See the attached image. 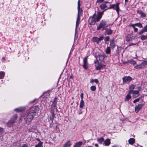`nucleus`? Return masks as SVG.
I'll return each mask as SVG.
<instances>
[{
  "label": "nucleus",
  "instance_id": "nucleus-44",
  "mask_svg": "<svg viewBox=\"0 0 147 147\" xmlns=\"http://www.w3.org/2000/svg\"><path fill=\"white\" fill-rule=\"evenodd\" d=\"M80 97L81 98V100H83V93H81L80 94Z\"/></svg>",
  "mask_w": 147,
  "mask_h": 147
},
{
  "label": "nucleus",
  "instance_id": "nucleus-33",
  "mask_svg": "<svg viewBox=\"0 0 147 147\" xmlns=\"http://www.w3.org/2000/svg\"><path fill=\"white\" fill-rule=\"evenodd\" d=\"M128 62L130 63L133 64V65H135L136 63V62L134 61L133 60H130L128 61Z\"/></svg>",
  "mask_w": 147,
  "mask_h": 147
},
{
  "label": "nucleus",
  "instance_id": "nucleus-9",
  "mask_svg": "<svg viewBox=\"0 0 147 147\" xmlns=\"http://www.w3.org/2000/svg\"><path fill=\"white\" fill-rule=\"evenodd\" d=\"M143 106V104H140L136 106L135 107V112L136 113L138 112L142 109Z\"/></svg>",
  "mask_w": 147,
  "mask_h": 147
},
{
  "label": "nucleus",
  "instance_id": "nucleus-20",
  "mask_svg": "<svg viewBox=\"0 0 147 147\" xmlns=\"http://www.w3.org/2000/svg\"><path fill=\"white\" fill-rule=\"evenodd\" d=\"M110 141L109 139H107L104 142V144L105 146H108L110 144Z\"/></svg>",
  "mask_w": 147,
  "mask_h": 147
},
{
  "label": "nucleus",
  "instance_id": "nucleus-36",
  "mask_svg": "<svg viewBox=\"0 0 147 147\" xmlns=\"http://www.w3.org/2000/svg\"><path fill=\"white\" fill-rule=\"evenodd\" d=\"M134 88L135 86L133 84H131L129 87V89L130 90L132 91V90Z\"/></svg>",
  "mask_w": 147,
  "mask_h": 147
},
{
  "label": "nucleus",
  "instance_id": "nucleus-5",
  "mask_svg": "<svg viewBox=\"0 0 147 147\" xmlns=\"http://www.w3.org/2000/svg\"><path fill=\"white\" fill-rule=\"evenodd\" d=\"M35 115L33 114L28 113L26 120V123H29L32 121Z\"/></svg>",
  "mask_w": 147,
  "mask_h": 147
},
{
  "label": "nucleus",
  "instance_id": "nucleus-6",
  "mask_svg": "<svg viewBox=\"0 0 147 147\" xmlns=\"http://www.w3.org/2000/svg\"><path fill=\"white\" fill-rule=\"evenodd\" d=\"M107 22L105 20H102L100 24L97 26V29L99 30L100 28H103L102 30H105L104 27L106 25Z\"/></svg>",
  "mask_w": 147,
  "mask_h": 147
},
{
  "label": "nucleus",
  "instance_id": "nucleus-19",
  "mask_svg": "<svg viewBox=\"0 0 147 147\" xmlns=\"http://www.w3.org/2000/svg\"><path fill=\"white\" fill-rule=\"evenodd\" d=\"M135 142V140L133 138H130L128 140V142L129 144L133 145Z\"/></svg>",
  "mask_w": 147,
  "mask_h": 147
},
{
  "label": "nucleus",
  "instance_id": "nucleus-3",
  "mask_svg": "<svg viewBox=\"0 0 147 147\" xmlns=\"http://www.w3.org/2000/svg\"><path fill=\"white\" fill-rule=\"evenodd\" d=\"M147 65V61H144L140 64H137L134 66V68L136 69H140L144 68Z\"/></svg>",
  "mask_w": 147,
  "mask_h": 147
},
{
  "label": "nucleus",
  "instance_id": "nucleus-34",
  "mask_svg": "<svg viewBox=\"0 0 147 147\" xmlns=\"http://www.w3.org/2000/svg\"><path fill=\"white\" fill-rule=\"evenodd\" d=\"M136 26H137L140 28H142V24L140 23H137L135 24Z\"/></svg>",
  "mask_w": 147,
  "mask_h": 147
},
{
  "label": "nucleus",
  "instance_id": "nucleus-30",
  "mask_svg": "<svg viewBox=\"0 0 147 147\" xmlns=\"http://www.w3.org/2000/svg\"><path fill=\"white\" fill-rule=\"evenodd\" d=\"M42 142H39L37 144L35 145V147H41L42 146Z\"/></svg>",
  "mask_w": 147,
  "mask_h": 147
},
{
  "label": "nucleus",
  "instance_id": "nucleus-42",
  "mask_svg": "<svg viewBox=\"0 0 147 147\" xmlns=\"http://www.w3.org/2000/svg\"><path fill=\"white\" fill-rule=\"evenodd\" d=\"M144 32H145V31L144 30V29H143L139 33V34H141Z\"/></svg>",
  "mask_w": 147,
  "mask_h": 147
},
{
  "label": "nucleus",
  "instance_id": "nucleus-25",
  "mask_svg": "<svg viewBox=\"0 0 147 147\" xmlns=\"http://www.w3.org/2000/svg\"><path fill=\"white\" fill-rule=\"evenodd\" d=\"M5 73L3 71L0 72V78L1 79H3Z\"/></svg>",
  "mask_w": 147,
  "mask_h": 147
},
{
  "label": "nucleus",
  "instance_id": "nucleus-35",
  "mask_svg": "<svg viewBox=\"0 0 147 147\" xmlns=\"http://www.w3.org/2000/svg\"><path fill=\"white\" fill-rule=\"evenodd\" d=\"M131 38V37L130 35L129 34H128L126 36V40L127 41H128L130 40Z\"/></svg>",
  "mask_w": 147,
  "mask_h": 147
},
{
  "label": "nucleus",
  "instance_id": "nucleus-21",
  "mask_svg": "<svg viewBox=\"0 0 147 147\" xmlns=\"http://www.w3.org/2000/svg\"><path fill=\"white\" fill-rule=\"evenodd\" d=\"M64 145L66 147H70L71 145V142L69 140Z\"/></svg>",
  "mask_w": 147,
  "mask_h": 147
},
{
  "label": "nucleus",
  "instance_id": "nucleus-37",
  "mask_svg": "<svg viewBox=\"0 0 147 147\" xmlns=\"http://www.w3.org/2000/svg\"><path fill=\"white\" fill-rule=\"evenodd\" d=\"M25 109V108L24 107H20L19 109V112L22 111H24Z\"/></svg>",
  "mask_w": 147,
  "mask_h": 147
},
{
  "label": "nucleus",
  "instance_id": "nucleus-46",
  "mask_svg": "<svg viewBox=\"0 0 147 147\" xmlns=\"http://www.w3.org/2000/svg\"><path fill=\"white\" fill-rule=\"evenodd\" d=\"M3 131V129L2 127H0V134L2 133Z\"/></svg>",
  "mask_w": 147,
  "mask_h": 147
},
{
  "label": "nucleus",
  "instance_id": "nucleus-15",
  "mask_svg": "<svg viewBox=\"0 0 147 147\" xmlns=\"http://www.w3.org/2000/svg\"><path fill=\"white\" fill-rule=\"evenodd\" d=\"M103 13V11L102 12H99L98 14V16L96 18V20L98 21L101 18L102 15Z\"/></svg>",
  "mask_w": 147,
  "mask_h": 147
},
{
  "label": "nucleus",
  "instance_id": "nucleus-29",
  "mask_svg": "<svg viewBox=\"0 0 147 147\" xmlns=\"http://www.w3.org/2000/svg\"><path fill=\"white\" fill-rule=\"evenodd\" d=\"M104 140V139L102 138H98L97 139V141L98 142L100 143L101 144Z\"/></svg>",
  "mask_w": 147,
  "mask_h": 147
},
{
  "label": "nucleus",
  "instance_id": "nucleus-40",
  "mask_svg": "<svg viewBox=\"0 0 147 147\" xmlns=\"http://www.w3.org/2000/svg\"><path fill=\"white\" fill-rule=\"evenodd\" d=\"M140 99V98H137L136 99H135L133 101V102L134 103H135L137 102H138L139 101Z\"/></svg>",
  "mask_w": 147,
  "mask_h": 147
},
{
  "label": "nucleus",
  "instance_id": "nucleus-14",
  "mask_svg": "<svg viewBox=\"0 0 147 147\" xmlns=\"http://www.w3.org/2000/svg\"><path fill=\"white\" fill-rule=\"evenodd\" d=\"M110 45L112 49H113L115 47V45L113 39H112L110 40Z\"/></svg>",
  "mask_w": 147,
  "mask_h": 147
},
{
  "label": "nucleus",
  "instance_id": "nucleus-58",
  "mask_svg": "<svg viewBox=\"0 0 147 147\" xmlns=\"http://www.w3.org/2000/svg\"><path fill=\"white\" fill-rule=\"evenodd\" d=\"M73 78V77L72 76H70V78Z\"/></svg>",
  "mask_w": 147,
  "mask_h": 147
},
{
  "label": "nucleus",
  "instance_id": "nucleus-52",
  "mask_svg": "<svg viewBox=\"0 0 147 147\" xmlns=\"http://www.w3.org/2000/svg\"><path fill=\"white\" fill-rule=\"evenodd\" d=\"M56 104V102L55 101H54L53 102V104L52 105H54V106H55Z\"/></svg>",
  "mask_w": 147,
  "mask_h": 147
},
{
  "label": "nucleus",
  "instance_id": "nucleus-38",
  "mask_svg": "<svg viewBox=\"0 0 147 147\" xmlns=\"http://www.w3.org/2000/svg\"><path fill=\"white\" fill-rule=\"evenodd\" d=\"M84 64H88L87 63V57H86L83 60Z\"/></svg>",
  "mask_w": 147,
  "mask_h": 147
},
{
  "label": "nucleus",
  "instance_id": "nucleus-53",
  "mask_svg": "<svg viewBox=\"0 0 147 147\" xmlns=\"http://www.w3.org/2000/svg\"><path fill=\"white\" fill-rule=\"evenodd\" d=\"M36 140L37 141H39V142H41L40 141V139H39V138H36Z\"/></svg>",
  "mask_w": 147,
  "mask_h": 147
},
{
  "label": "nucleus",
  "instance_id": "nucleus-47",
  "mask_svg": "<svg viewBox=\"0 0 147 147\" xmlns=\"http://www.w3.org/2000/svg\"><path fill=\"white\" fill-rule=\"evenodd\" d=\"M99 59L100 60H102V59H103V57L102 55H99Z\"/></svg>",
  "mask_w": 147,
  "mask_h": 147
},
{
  "label": "nucleus",
  "instance_id": "nucleus-54",
  "mask_svg": "<svg viewBox=\"0 0 147 147\" xmlns=\"http://www.w3.org/2000/svg\"><path fill=\"white\" fill-rule=\"evenodd\" d=\"M95 146L96 147H98V145L97 144H95Z\"/></svg>",
  "mask_w": 147,
  "mask_h": 147
},
{
  "label": "nucleus",
  "instance_id": "nucleus-57",
  "mask_svg": "<svg viewBox=\"0 0 147 147\" xmlns=\"http://www.w3.org/2000/svg\"><path fill=\"white\" fill-rule=\"evenodd\" d=\"M125 2H127L128 1V0H125Z\"/></svg>",
  "mask_w": 147,
  "mask_h": 147
},
{
  "label": "nucleus",
  "instance_id": "nucleus-8",
  "mask_svg": "<svg viewBox=\"0 0 147 147\" xmlns=\"http://www.w3.org/2000/svg\"><path fill=\"white\" fill-rule=\"evenodd\" d=\"M96 17L94 15L92 17L89 18V23L91 25H94L96 22Z\"/></svg>",
  "mask_w": 147,
  "mask_h": 147
},
{
  "label": "nucleus",
  "instance_id": "nucleus-60",
  "mask_svg": "<svg viewBox=\"0 0 147 147\" xmlns=\"http://www.w3.org/2000/svg\"><path fill=\"white\" fill-rule=\"evenodd\" d=\"M98 56H97V57H96V59H97V58L98 57Z\"/></svg>",
  "mask_w": 147,
  "mask_h": 147
},
{
  "label": "nucleus",
  "instance_id": "nucleus-4",
  "mask_svg": "<svg viewBox=\"0 0 147 147\" xmlns=\"http://www.w3.org/2000/svg\"><path fill=\"white\" fill-rule=\"evenodd\" d=\"M18 117L17 115H14L9 120L8 123H7V125L8 127H10L11 126L13 123H14Z\"/></svg>",
  "mask_w": 147,
  "mask_h": 147
},
{
  "label": "nucleus",
  "instance_id": "nucleus-1",
  "mask_svg": "<svg viewBox=\"0 0 147 147\" xmlns=\"http://www.w3.org/2000/svg\"><path fill=\"white\" fill-rule=\"evenodd\" d=\"M78 17L77 18L76 24V28H77V26L78 25L80 20V17L81 13L82 12V10L80 8V1L79 0L78 3Z\"/></svg>",
  "mask_w": 147,
  "mask_h": 147
},
{
  "label": "nucleus",
  "instance_id": "nucleus-18",
  "mask_svg": "<svg viewBox=\"0 0 147 147\" xmlns=\"http://www.w3.org/2000/svg\"><path fill=\"white\" fill-rule=\"evenodd\" d=\"M100 8L102 9H105V10L108 9V8H107V7L106 5L104 3L100 5Z\"/></svg>",
  "mask_w": 147,
  "mask_h": 147
},
{
  "label": "nucleus",
  "instance_id": "nucleus-49",
  "mask_svg": "<svg viewBox=\"0 0 147 147\" xmlns=\"http://www.w3.org/2000/svg\"><path fill=\"white\" fill-rule=\"evenodd\" d=\"M134 31L135 32H136L137 31H138V29H137V28L135 27V28H134Z\"/></svg>",
  "mask_w": 147,
  "mask_h": 147
},
{
  "label": "nucleus",
  "instance_id": "nucleus-17",
  "mask_svg": "<svg viewBox=\"0 0 147 147\" xmlns=\"http://www.w3.org/2000/svg\"><path fill=\"white\" fill-rule=\"evenodd\" d=\"M105 67V65L99 64L98 66L96 67V69L97 70H99L102 68H104Z\"/></svg>",
  "mask_w": 147,
  "mask_h": 147
},
{
  "label": "nucleus",
  "instance_id": "nucleus-43",
  "mask_svg": "<svg viewBox=\"0 0 147 147\" xmlns=\"http://www.w3.org/2000/svg\"><path fill=\"white\" fill-rule=\"evenodd\" d=\"M144 29V30L145 31V32L147 31V24L146 25V26L144 27V28H143Z\"/></svg>",
  "mask_w": 147,
  "mask_h": 147
},
{
  "label": "nucleus",
  "instance_id": "nucleus-51",
  "mask_svg": "<svg viewBox=\"0 0 147 147\" xmlns=\"http://www.w3.org/2000/svg\"><path fill=\"white\" fill-rule=\"evenodd\" d=\"M82 113V110H80V111H79L78 113V114L79 115H80Z\"/></svg>",
  "mask_w": 147,
  "mask_h": 147
},
{
  "label": "nucleus",
  "instance_id": "nucleus-10",
  "mask_svg": "<svg viewBox=\"0 0 147 147\" xmlns=\"http://www.w3.org/2000/svg\"><path fill=\"white\" fill-rule=\"evenodd\" d=\"M103 38V36H101L99 38L96 37H94L93 38V42H96L97 43H98L102 40Z\"/></svg>",
  "mask_w": 147,
  "mask_h": 147
},
{
  "label": "nucleus",
  "instance_id": "nucleus-41",
  "mask_svg": "<svg viewBox=\"0 0 147 147\" xmlns=\"http://www.w3.org/2000/svg\"><path fill=\"white\" fill-rule=\"evenodd\" d=\"M109 40V37L108 36L106 37L104 39V40L105 41H108Z\"/></svg>",
  "mask_w": 147,
  "mask_h": 147
},
{
  "label": "nucleus",
  "instance_id": "nucleus-12",
  "mask_svg": "<svg viewBox=\"0 0 147 147\" xmlns=\"http://www.w3.org/2000/svg\"><path fill=\"white\" fill-rule=\"evenodd\" d=\"M131 90H130L128 94L126 95V97L125 99V101H127L129 100L131 98V97L130 94H131Z\"/></svg>",
  "mask_w": 147,
  "mask_h": 147
},
{
  "label": "nucleus",
  "instance_id": "nucleus-11",
  "mask_svg": "<svg viewBox=\"0 0 147 147\" xmlns=\"http://www.w3.org/2000/svg\"><path fill=\"white\" fill-rule=\"evenodd\" d=\"M131 93H132L133 94L132 97L134 98L137 97L139 95V91L137 90H133L132 91Z\"/></svg>",
  "mask_w": 147,
  "mask_h": 147
},
{
  "label": "nucleus",
  "instance_id": "nucleus-27",
  "mask_svg": "<svg viewBox=\"0 0 147 147\" xmlns=\"http://www.w3.org/2000/svg\"><path fill=\"white\" fill-rule=\"evenodd\" d=\"M90 90L92 91H94L96 89V87L95 86L92 85L90 87Z\"/></svg>",
  "mask_w": 147,
  "mask_h": 147
},
{
  "label": "nucleus",
  "instance_id": "nucleus-48",
  "mask_svg": "<svg viewBox=\"0 0 147 147\" xmlns=\"http://www.w3.org/2000/svg\"><path fill=\"white\" fill-rule=\"evenodd\" d=\"M129 26H131V27H133L134 28H135V26H136V25H135V24H130L129 25Z\"/></svg>",
  "mask_w": 147,
  "mask_h": 147
},
{
  "label": "nucleus",
  "instance_id": "nucleus-55",
  "mask_svg": "<svg viewBox=\"0 0 147 147\" xmlns=\"http://www.w3.org/2000/svg\"><path fill=\"white\" fill-rule=\"evenodd\" d=\"M136 45V44L132 43V44L129 45V46H131V45Z\"/></svg>",
  "mask_w": 147,
  "mask_h": 147
},
{
  "label": "nucleus",
  "instance_id": "nucleus-22",
  "mask_svg": "<svg viewBox=\"0 0 147 147\" xmlns=\"http://www.w3.org/2000/svg\"><path fill=\"white\" fill-rule=\"evenodd\" d=\"M84 106V102L83 100H81L80 105V108L82 109Z\"/></svg>",
  "mask_w": 147,
  "mask_h": 147
},
{
  "label": "nucleus",
  "instance_id": "nucleus-62",
  "mask_svg": "<svg viewBox=\"0 0 147 147\" xmlns=\"http://www.w3.org/2000/svg\"><path fill=\"white\" fill-rule=\"evenodd\" d=\"M96 63V62L95 61L94 62V63Z\"/></svg>",
  "mask_w": 147,
  "mask_h": 147
},
{
  "label": "nucleus",
  "instance_id": "nucleus-16",
  "mask_svg": "<svg viewBox=\"0 0 147 147\" xmlns=\"http://www.w3.org/2000/svg\"><path fill=\"white\" fill-rule=\"evenodd\" d=\"M105 30V33L107 35L111 34L112 33L113 31L111 29L106 28Z\"/></svg>",
  "mask_w": 147,
  "mask_h": 147
},
{
  "label": "nucleus",
  "instance_id": "nucleus-45",
  "mask_svg": "<svg viewBox=\"0 0 147 147\" xmlns=\"http://www.w3.org/2000/svg\"><path fill=\"white\" fill-rule=\"evenodd\" d=\"M104 1V0H97V3H102Z\"/></svg>",
  "mask_w": 147,
  "mask_h": 147
},
{
  "label": "nucleus",
  "instance_id": "nucleus-56",
  "mask_svg": "<svg viewBox=\"0 0 147 147\" xmlns=\"http://www.w3.org/2000/svg\"><path fill=\"white\" fill-rule=\"evenodd\" d=\"M112 147H118V146L117 145H114L112 146Z\"/></svg>",
  "mask_w": 147,
  "mask_h": 147
},
{
  "label": "nucleus",
  "instance_id": "nucleus-28",
  "mask_svg": "<svg viewBox=\"0 0 147 147\" xmlns=\"http://www.w3.org/2000/svg\"><path fill=\"white\" fill-rule=\"evenodd\" d=\"M138 13L142 17H144L146 16V14L144 13L141 11H138Z\"/></svg>",
  "mask_w": 147,
  "mask_h": 147
},
{
  "label": "nucleus",
  "instance_id": "nucleus-31",
  "mask_svg": "<svg viewBox=\"0 0 147 147\" xmlns=\"http://www.w3.org/2000/svg\"><path fill=\"white\" fill-rule=\"evenodd\" d=\"M140 38L142 40H143L147 39V35H143L140 37Z\"/></svg>",
  "mask_w": 147,
  "mask_h": 147
},
{
  "label": "nucleus",
  "instance_id": "nucleus-32",
  "mask_svg": "<svg viewBox=\"0 0 147 147\" xmlns=\"http://www.w3.org/2000/svg\"><path fill=\"white\" fill-rule=\"evenodd\" d=\"M54 114L53 112H52L51 113V116L50 117V120H53L54 118Z\"/></svg>",
  "mask_w": 147,
  "mask_h": 147
},
{
  "label": "nucleus",
  "instance_id": "nucleus-61",
  "mask_svg": "<svg viewBox=\"0 0 147 147\" xmlns=\"http://www.w3.org/2000/svg\"><path fill=\"white\" fill-rule=\"evenodd\" d=\"M3 59H5V58H3Z\"/></svg>",
  "mask_w": 147,
  "mask_h": 147
},
{
  "label": "nucleus",
  "instance_id": "nucleus-7",
  "mask_svg": "<svg viewBox=\"0 0 147 147\" xmlns=\"http://www.w3.org/2000/svg\"><path fill=\"white\" fill-rule=\"evenodd\" d=\"M132 80V78L129 76H124L123 78V81L124 83H128Z\"/></svg>",
  "mask_w": 147,
  "mask_h": 147
},
{
  "label": "nucleus",
  "instance_id": "nucleus-50",
  "mask_svg": "<svg viewBox=\"0 0 147 147\" xmlns=\"http://www.w3.org/2000/svg\"><path fill=\"white\" fill-rule=\"evenodd\" d=\"M22 147H28V145L27 144H24Z\"/></svg>",
  "mask_w": 147,
  "mask_h": 147
},
{
  "label": "nucleus",
  "instance_id": "nucleus-39",
  "mask_svg": "<svg viewBox=\"0 0 147 147\" xmlns=\"http://www.w3.org/2000/svg\"><path fill=\"white\" fill-rule=\"evenodd\" d=\"M83 66L84 69H87L88 67V64H84Z\"/></svg>",
  "mask_w": 147,
  "mask_h": 147
},
{
  "label": "nucleus",
  "instance_id": "nucleus-59",
  "mask_svg": "<svg viewBox=\"0 0 147 147\" xmlns=\"http://www.w3.org/2000/svg\"><path fill=\"white\" fill-rule=\"evenodd\" d=\"M15 111H18V109H15Z\"/></svg>",
  "mask_w": 147,
  "mask_h": 147
},
{
  "label": "nucleus",
  "instance_id": "nucleus-26",
  "mask_svg": "<svg viewBox=\"0 0 147 147\" xmlns=\"http://www.w3.org/2000/svg\"><path fill=\"white\" fill-rule=\"evenodd\" d=\"M95 82L96 84L98 83V81L97 79H95L94 80L92 79L90 80V82L93 84V82Z\"/></svg>",
  "mask_w": 147,
  "mask_h": 147
},
{
  "label": "nucleus",
  "instance_id": "nucleus-23",
  "mask_svg": "<svg viewBox=\"0 0 147 147\" xmlns=\"http://www.w3.org/2000/svg\"><path fill=\"white\" fill-rule=\"evenodd\" d=\"M82 144V142H79L77 143L74 147H80Z\"/></svg>",
  "mask_w": 147,
  "mask_h": 147
},
{
  "label": "nucleus",
  "instance_id": "nucleus-13",
  "mask_svg": "<svg viewBox=\"0 0 147 147\" xmlns=\"http://www.w3.org/2000/svg\"><path fill=\"white\" fill-rule=\"evenodd\" d=\"M36 111V108L34 107L31 108L29 110L28 113L33 114L34 115H35V113Z\"/></svg>",
  "mask_w": 147,
  "mask_h": 147
},
{
  "label": "nucleus",
  "instance_id": "nucleus-24",
  "mask_svg": "<svg viewBox=\"0 0 147 147\" xmlns=\"http://www.w3.org/2000/svg\"><path fill=\"white\" fill-rule=\"evenodd\" d=\"M111 50L110 48L109 47H107L105 50V53L107 54H110L111 53Z\"/></svg>",
  "mask_w": 147,
  "mask_h": 147
},
{
  "label": "nucleus",
  "instance_id": "nucleus-2",
  "mask_svg": "<svg viewBox=\"0 0 147 147\" xmlns=\"http://www.w3.org/2000/svg\"><path fill=\"white\" fill-rule=\"evenodd\" d=\"M119 3H117L114 4H113L110 5V7L108 9H111L115 10L117 13L118 15L119 14V11H120V9L119 7Z\"/></svg>",
  "mask_w": 147,
  "mask_h": 147
}]
</instances>
